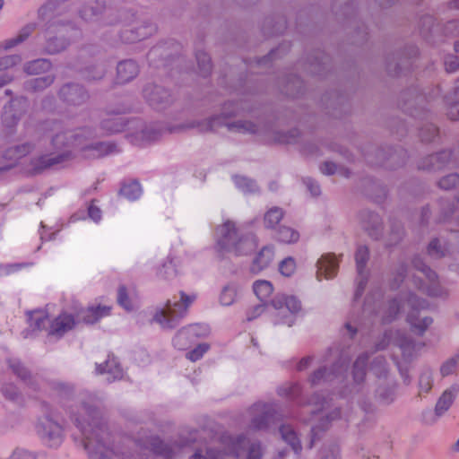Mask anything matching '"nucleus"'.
<instances>
[{
    "instance_id": "f257e3e1",
    "label": "nucleus",
    "mask_w": 459,
    "mask_h": 459,
    "mask_svg": "<svg viewBox=\"0 0 459 459\" xmlns=\"http://www.w3.org/2000/svg\"><path fill=\"white\" fill-rule=\"evenodd\" d=\"M100 403L96 394L85 393L70 416L82 436L80 444L90 459H111L113 455V442Z\"/></svg>"
},
{
    "instance_id": "f03ea898",
    "label": "nucleus",
    "mask_w": 459,
    "mask_h": 459,
    "mask_svg": "<svg viewBox=\"0 0 459 459\" xmlns=\"http://www.w3.org/2000/svg\"><path fill=\"white\" fill-rule=\"evenodd\" d=\"M247 450V459H262L264 455L259 441L250 442L243 434L223 438V447H207L205 453L196 450L189 459H226L232 456L238 458Z\"/></svg>"
},
{
    "instance_id": "7ed1b4c3",
    "label": "nucleus",
    "mask_w": 459,
    "mask_h": 459,
    "mask_svg": "<svg viewBox=\"0 0 459 459\" xmlns=\"http://www.w3.org/2000/svg\"><path fill=\"white\" fill-rule=\"evenodd\" d=\"M240 110L249 111L243 102L235 103L228 102L224 105L222 116H215L209 119L203 121L198 124L199 130L203 133L212 132L221 126H227L230 131L238 133H248L255 134L258 131V126L250 121H236L233 123H225L224 118L226 117H232L239 114Z\"/></svg>"
},
{
    "instance_id": "20e7f679",
    "label": "nucleus",
    "mask_w": 459,
    "mask_h": 459,
    "mask_svg": "<svg viewBox=\"0 0 459 459\" xmlns=\"http://www.w3.org/2000/svg\"><path fill=\"white\" fill-rule=\"evenodd\" d=\"M180 300L171 302L168 300L166 306L161 310L156 312L153 319L163 328H175L181 318H183L188 310V307L195 300V295H187L180 291Z\"/></svg>"
},
{
    "instance_id": "39448f33",
    "label": "nucleus",
    "mask_w": 459,
    "mask_h": 459,
    "mask_svg": "<svg viewBox=\"0 0 459 459\" xmlns=\"http://www.w3.org/2000/svg\"><path fill=\"white\" fill-rule=\"evenodd\" d=\"M248 429L252 431H264L275 423L277 412L273 403H255L247 410Z\"/></svg>"
},
{
    "instance_id": "423d86ee",
    "label": "nucleus",
    "mask_w": 459,
    "mask_h": 459,
    "mask_svg": "<svg viewBox=\"0 0 459 459\" xmlns=\"http://www.w3.org/2000/svg\"><path fill=\"white\" fill-rule=\"evenodd\" d=\"M59 100L67 108H78L85 105L91 95L88 90L78 82L64 83L57 91Z\"/></svg>"
},
{
    "instance_id": "0eeeda50",
    "label": "nucleus",
    "mask_w": 459,
    "mask_h": 459,
    "mask_svg": "<svg viewBox=\"0 0 459 459\" xmlns=\"http://www.w3.org/2000/svg\"><path fill=\"white\" fill-rule=\"evenodd\" d=\"M80 16L87 22L97 21L101 26L115 25L122 19L118 12L115 11L113 8H107L105 6L93 7L85 5L80 11Z\"/></svg>"
},
{
    "instance_id": "6e6552de",
    "label": "nucleus",
    "mask_w": 459,
    "mask_h": 459,
    "mask_svg": "<svg viewBox=\"0 0 459 459\" xmlns=\"http://www.w3.org/2000/svg\"><path fill=\"white\" fill-rule=\"evenodd\" d=\"M407 304L411 308V311L407 316V320L411 324L413 330L419 335L422 336L433 323V319L430 316H424L420 318L417 316L416 312L420 309L426 308L427 302L424 299H420L413 293H408Z\"/></svg>"
},
{
    "instance_id": "1a4fd4ad",
    "label": "nucleus",
    "mask_w": 459,
    "mask_h": 459,
    "mask_svg": "<svg viewBox=\"0 0 459 459\" xmlns=\"http://www.w3.org/2000/svg\"><path fill=\"white\" fill-rule=\"evenodd\" d=\"M37 432L44 442L50 447H57L63 442V429L49 416L39 419Z\"/></svg>"
},
{
    "instance_id": "9d476101",
    "label": "nucleus",
    "mask_w": 459,
    "mask_h": 459,
    "mask_svg": "<svg viewBox=\"0 0 459 459\" xmlns=\"http://www.w3.org/2000/svg\"><path fill=\"white\" fill-rule=\"evenodd\" d=\"M143 96L148 104L157 110L165 109L173 102V97L166 88L152 82L144 85Z\"/></svg>"
},
{
    "instance_id": "9b49d317",
    "label": "nucleus",
    "mask_w": 459,
    "mask_h": 459,
    "mask_svg": "<svg viewBox=\"0 0 459 459\" xmlns=\"http://www.w3.org/2000/svg\"><path fill=\"white\" fill-rule=\"evenodd\" d=\"M27 108L28 100L26 98L12 100L8 105L4 106L2 114V121L4 126L8 128L15 126L26 112Z\"/></svg>"
},
{
    "instance_id": "f8f14e48",
    "label": "nucleus",
    "mask_w": 459,
    "mask_h": 459,
    "mask_svg": "<svg viewBox=\"0 0 459 459\" xmlns=\"http://www.w3.org/2000/svg\"><path fill=\"white\" fill-rule=\"evenodd\" d=\"M156 25L143 22L133 28L124 29L120 32V39L126 44H134L143 40L156 32Z\"/></svg>"
},
{
    "instance_id": "ddd939ff",
    "label": "nucleus",
    "mask_w": 459,
    "mask_h": 459,
    "mask_svg": "<svg viewBox=\"0 0 459 459\" xmlns=\"http://www.w3.org/2000/svg\"><path fill=\"white\" fill-rule=\"evenodd\" d=\"M346 370L341 363H334L330 368L325 366L315 370L308 377L311 386L330 383L338 378Z\"/></svg>"
},
{
    "instance_id": "4468645a",
    "label": "nucleus",
    "mask_w": 459,
    "mask_h": 459,
    "mask_svg": "<svg viewBox=\"0 0 459 459\" xmlns=\"http://www.w3.org/2000/svg\"><path fill=\"white\" fill-rule=\"evenodd\" d=\"M368 356L366 353L359 355L353 364L352 377L353 384L349 392H343V395H355L363 392V383L366 377V369L368 365Z\"/></svg>"
},
{
    "instance_id": "2eb2a0df",
    "label": "nucleus",
    "mask_w": 459,
    "mask_h": 459,
    "mask_svg": "<svg viewBox=\"0 0 459 459\" xmlns=\"http://www.w3.org/2000/svg\"><path fill=\"white\" fill-rule=\"evenodd\" d=\"M360 225L373 239H379L383 235V222L380 216L371 211L364 210L359 214Z\"/></svg>"
},
{
    "instance_id": "dca6fc26",
    "label": "nucleus",
    "mask_w": 459,
    "mask_h": 459,
    "mask_svg": "<svg viewBox=\"0 0 459 459\" xmlns=\"http://www.w3.org/2000/svg\"><path fill=\"white\" fill-rule=\"evenodd\" d=\"M42 130L46 133L54 134L51 143L54 149L60 151L63 148L73 147L70 138V131H63L62 126L56 121H46L42 125Z\"/></svg>"
},
{
    "instance_id": "f3484780",
    "label": "nucleus",
    "mask_w": 459,
    "mask_h": 459,
    "mask_svg": "<svg viewBox=\"0 0 459 459\" xmlns=\"http://www.w3.org/2000/svg\"><path fill=\"white\" fill-rule=\"evenodd\" d=\"M73 153L70 151H65L58 154H45L31 162L33 170L36 173H40L45 169H50L56 165L64 163L73 159Z\"/></svg>"
},
{
    "instance_id": "a211bd4d",
    "label": "nucleus",
    "mask_w": 459,
    "mask_h": 459,
    "mask_svg": "<svg viewBox=\"0 0 459 459\" xmlns=\"http://www.w3.org/2000/svg\"><path fill=\"white\" fill-rule=\"evenodd\" d=\"M218 245L222 250L229 251L235 247V242L241 238L237 230L235 223L226 221L217 229Z\"/></svg>"
},
{
    "instance_id": "6ab92c4d",
    "label": "nucleus",
    "mask_w": 459,
    "mask_h": 459,
    "mask_svg": "<svg viewBox=\"0 0 459 459\" xmlns=\"http://www.w3.org/2000/svg\"><path fill=\"white\" fill-rule=\"evenodd\" d=\"M56 23L57 22L55 21L49 22L46 29V34H48V36L43 48V52L45 54L56 55L65 50L70 45V41L66 38L50 35L52 32V27H54Z\"/></svg>"
},
{
    "instance_id": "aec40b11",
    "label": "nucleus",
    "mask_w": 459,
    "mask_h": 459,
    "mask_svg": "<svg viewBox=\"0 0 459 459\" xmlns=\"http://www.w3.org/2000/svg\"><path fill=\"white\" fill-rule=\"evenodd\" d=\"M452 152L447 150L428 155L419 164V169L425 170H439L450 161Z\"/></svg>"
},
{
    "instance_id": "412c9836",
    "label": "nucleus",
    "mask_w": 459,
    "mask_h": 459,
    "mask_svg": "<svg viewBox=\"0 0 459 459\" xmlns=\"http://www.w3.org/2000/svg\"><path fill=\"white\" fill-rule=\"evenodd\" d=\"M140 72L138 64L133 59L120 61L117 65V82L120 84L134 80Z\"/></svg>"
},
{
    "instance_id": "4be33fe9",
    "label": "nucleus",
    "mask_w": 459,
    "mask_h": 459,
    "mask_svg": "<svg viewBox=\"0 0 459 459\" xmlns=\"http://www.w3.org/2000/svg\"><path fill=\"white\" fill-rule=\"evenodd\" d=\"M378 387L376 390L377 395L384 403H390L394 400L395 384L394 380L388 378V370L384 366L381 369Z\"/></svg>"
},
{
    "instance_id": "5701e85b",
    "label": "nucleus",
    "mask_w": 459,
    "mask_h": 459,
    "mask_svg": "<svg viewBox=\"0 0 459 459\" xmlns=\"http://www.w3.org/2000/svg\"><path fill=\"white\" fill-rule=\"evenodd\" d=\"M74 325L75 320L74 316L67 313H62L51 322L48 335L60 338L65 333L72 330Z\"/></svg>"
},
{
    "instance_id": "b1692460",
    "label": "nucleus",
    "mask_w": 459,
    "mask_h": 459,
    "mask_svg": "<svg viewBox=\"0 0 459 459\" xmlns=\"http://www.w3.org/2000/svg\"><path fill=\"white\" fill-rule=\"evenodd\" d=\"M316 266V278L321 281L323 277L325 279L333 278L337 273L339 265L333 255H325L317 261Z\"/></svg>"
},
{
    "instance_id": "393cba45",
    "label": "nucleus",
    "mask_w": 459,
    "mask_h": 459,
    "mask_svg": "<svg viewBox=\"0 0 459 459\" xmlns=\"http://www.w3.org/2000/svg\"><path fill=\"white\" fill-rule=\"evenodd\" d=\"M115 150L114 143L106 142H98L82 147V155L87 159H99L112 153Z\"/></svg>"
},
{
    "instance_id": "a878e982",
    "label": "nucleus",
    "mask_w": 459,
    "mask_h": 459,
    "mask_svg": "<svg viewBox=\"0 0 459 459\" xmlns=\"http://www.w3.org/2000/svg\"><path fill=\"white\" fill-rule=\"evenodd\" d=\"M143 446L152 452L155 455L163 459H172L173 450L165 444L159 437H149L143 441Z\"/></svg>"
},
{
    "instance_id": "bb28decb",
    "label": "nucleus",
    "mask_w": 459,
    "mask_h": 459,
    "mask_svg": "<svg viewBox=\"0 0 459 459\" xmlns=\"http://www.w3.org/2000/svg\"><path fill=\"white\" fill-rule=\"evenodd\" d=\"M274 257V248L273 246L264 247L254 259L251 265V272L258 273L267 268Z\"/></svg>"
},
{
    "instance_id": "cd10ccee",
    "label": "nucleus",
    "mask_w": 459,
    "mask_h": 459,
    "mask_svg": "<svg viewBox=\"0 0 459 459\" xmlns=\"http://www.w3.org/2000/svg\"><path fill=\"white\" fill-rule=\"evenodd\" d=\"M328 64V56L323 52H317L315 56L309 57L305 69L312 75L322 76L325 74Z\"/></svg>"
},
{
    "instance_id": "c85d7f7f",
    "label": "nucleus",
    "mask_w": 459,
    "mask_h": 459,
    "mask_svg": "<svg viewBox=\"0 0 459 459\" xmlns=\"http://www.w3.org/2000/svg\"><path fill=\"white\" fill-rule=\"evenodd\" d=\"M408 294L405 296H398L390 299L385 308L382 316V322L384 324H389L396 319L399 315L404 301L407 302Z\"/></svg>"
},
{
    "instance_id": "c756f323",
    "label": "nucleus",
    "mask_w": 459,
    "mask_h": 459,
    "mask_svg": "<svg viewBox=\"0 0 459 459\" xmlns=\"http://www.w3.org/2000/svg\"><path fill=\"white\" fill-rule=\"evenodd\" d=\"M423 101V96L418 93L415 88H410L401 92L399 96V105L407 112L412 114L411 109L415 105L420 104Z\"/></svg>"
},
{
    "instance_id": "7c9ffc66",
    "label": "nucleus",
    "mask_w": 459,
    "mask_h": 459,
    "mask_svg": "<svg viewBox=\"0 0 459 459\" xmlns=\"http://www.w3.org/2000/svg\"><path fill=\"white\" fill-rule=\"evenodd\" d=\"M33 149L34 144H32L31 143H24L6 149L4 152L3 157L4 160H7L13 163L11 165L12 167L20 159L30 153L33 151Z\"/></svg>"
},
{
    "instance_id": "2f4dec72",
    "label": "nucleus",
    "mask_w": 459,
    "mask_h": 459,
    "mask_svg": "<svg viewBox=\"0 0 459 459\" xmlns=\"http://www.w3.org/2000/svg\"><path fill=\"white\" fill-rule=\"evenodd\" d=\"M97 371L100 374H108V381L112 382L123 377V370L115 358L108 359L103 363L97 365Z\"/></svg>"
},
{
    "instance_id": "473e14b6",
    "label": "nucleus",
    "mask_w": 459,
    "mask_h": 459,
    "mask_svg": "<svg viewBox=\"0 0 459 459\" xmlns=\"http://www.w3.org/2000/svg\"><path fill=\"white\" fill-rule=\"evenodd\" d=\"M409 65V59L403 56V53L396 52L386 57V71L392 76L399 75L402 67Z\"/></svg>"
},
{
    "instance_id": "72a5a7b5",
    "label": "nucleus",
    "mask_w": 459,
    "mask_h": 459,
    "mask_svg": "<svg viewBox=\"0 0 459 459\" xmlns=\"http://www.w3.org/2000/svg\"><path fill=\"white\" fill-rule=\"evenodd\" d=\"M111 307L108 306H97L89 307L82 311V318L86 324H94L103 316L110 314Z\"/></svg>"
},
{
    "instance_id": "f704fd0d",
    "label": "nucleus",
    "mask_w": 459,
    "mask_h": 459,
    "mask_svg": "<svg viewBox=\"0 0 459 459\" xmlns=\"http://www.w3.org/2000/svg\"><path fill=\"white\" fill-rule=\"evenodd\" d=\"M71 143L73 147H78L82 151V147L87 145V142L95 137V134L91 127L79 128L75 132L70 131Z\"/></svg>"
},
{
    "instance_id": "c9c22d12",
    "label": "nucleus",
    "mask_w": 459,
    "mask_h": 459,
    "mask_svg": "<svg viewBox=\"0 0 459 459\" xmlns=\"http://www.w3.org/2000/svg\"><path fill=\"white\" fill-rule=\"evenodd\" d=\"M55 80L56 76L54 74L33 78L25 82V89L31 92L43 91L51 86Z\"/></svg>"
},
{
    "instance_id": "e433bc0d",
    "label": "nucleus",
    "mask_w": 459,
    "mask_h": 459,
    "mask_svg": "<svg viewBox=\"0 0 459 459\" xmlns=\"http://www.w3.org/2000/svg\"><path fill=\"white\" fill-rule=\"evenodd\" d=\"M51 67L52 64L48 59L39 58L26 63L23 70L27 74L33 75L47 73Z\"/></svg>"
},
{
    "instance_id": "4c0bfd02",
    "label": "nucleus",
    "mask_w": 459,
    "mask_h": 459,
    "mask_svg": "<svg viewBox=\"0 0 459 459\" xmlns=\"http://www.w3.org/2000/svg\"><path fill=\"white\" fill-rule=\"evenodd\" d=\"M341 418V410L339 408L333 409L329 414L325 416V419H321L320 422L316 426L312 427L311 434L312 440L309 447L313 446L314 440L316 437L321 432L325 431L328 429V425L332 420H335Z\"/></svg>"
},
{
    "instance_id": "58836bf2",
    "label": "nucleus",
    "mask_w": 459,
    "mask_h": 459,
    "mask_svg": "<svg viewBox=\"0 0 459 459\" xmlns=\"http://www.w3.org/2000/svg\"><path fill=\"white\" fill-rule=\"evenodd\" d=\"M284 214V211L278 206L270 208L264 215V228L276 230V226L283 219Z\"/></svg>"
},
{
    "instance_id": "ea45409f",
    "label": "nucleus",
    "mask_w": 459,
    "mask_h": 459,
    "mask_svg": "<svg viewBox=\"0 0 459 459\" xmlns=\"http://www.w3.org/2000/svg\"><path fill=\"white\" fill-rule=\"evenodd\" d=\"M279 431L282 439L291 446L295 453H299L301 451L302 447L300 441L291 426L281 425Z\"/></svg>"
},
{
    "instance_id": "a19ab883",
    "label": "nucleus",
    "mask_w": 459,
    "mask_h": 459,
    "mask_svg": "<svg viewBox=\"0 0 459 459\" xmlns=\"http://www.w3.org/2000/svg\"><path fill=\"white\" fill-rule=\"evenodd\" d=\"M303 82L299 77L291 75L288 77L282 85L281 91L290 97L295 98L302 93Z\"/></svg>"
},
{
    "instance_id": "79ce46f5",
    "label": "nucleus",
    "mask_w": 459,
    "mask_h": 459,
    "mask_svg": "<svg viewBox=\"0 0 459 459\" xmlns=\"http://www.w3.org/2000/svg\"><path fill=\"white\" fill-rule=\"evenodd\" d=\"M274 238L284 244H293L299 239V233L290 227L281 226L275 230Z\"/></svg>"
},
{
    "instance_id": "37998d69",
    "label": "nucleus",
    "mask_w": 459,
    "mask_h": 459,
    "mask_svg": "<svg viewBox=\"0 0 459 459\" xmlns=\"http://www.w3.org/2000/svg\"><path fill=\"white\" fill-rule=\"evenodd\" d=\"M36 27H37L36 23H33V22L28 23L23 28H22V30H20V32L18 33V35L15 38L7 39L4 42V48L9 49V48H12L15 47L16 45L23 42L36 30Z\"/></svg>"
},
{
    "instance_id": "c03bdc74",
    "label": "nucleus",
    "mask_w": 459,
    "mask_h": 459,
    "mask_svg": "<svg viewBox=\"0 0 459 459\" xmlns=\"http://www.w3.org/2000/svg\"><path fill=\"white\" fill-rule=\"evenodd\" d=\"M455 397V394L449 389L443 392L435 406V414L437 417L442 416L451 407Z\"/></svg>"
},
{
    "instance_id": "a18cd8bd",
    "label": "nucleus",
    "mask_w": 459,
    "mask_h": 459,
    "mask_svg": "<svg viewBox=\"0 0 459 459\" xmlns=\"http://www.w3.org/2000/svg\"><path fill=\"white\" fill-rule=\"evenodd\" d=\"M408 265L404 262H399L394 268L391 278L390 286L393 290L398 289L407 276Z\"/></svg>"
},
{
    "instance_id": "49530a36",
    "label": "nucleus",
    "mask_w": 459,
    "mask_h": 459,
    "mask_svg": "<svg viewBox=\"0 0 459 459\" xmlns=\"http://www.w3.org/2000/svg\"><path fill=\"white\" fill-rule=\"evenodd\" d=\"M255 247V243L254 239L241 237L238 242H235V247H232L229 252H233L237 255H247L250 254Z\"/></svg>"
},
{
    "instance_id": "de8ad7c7",
    "label": "nucleus",
    "mask_w": 459,
    "mask_h": 459,
    "mask_svg": "<svg viewBox=\"0 0 459 459\" xmlns=\"http://www.w3.org/2000/svg\"><path fill=\"white\" fill-rule=\"evenodd\" d=\"M428 255L434 259H440L448 254V248L437 238L431 239L427 247Z\"/></svg>"
},
{
    "instance_id": "09e8293b",
    "label": "nucleus",
    "mask_w": 459,
    "mask_h": 459,
    "mask_svg": "<svg viewBox=\"0 0 459 459\" xmlns=\"http://www.w3.org/2000/svg\"><path fill=\"white\" fill-rule=\"evenodd\" d=\"M253 290L256 297L263 302L273 293V287L268 281L258 280L254 282Z\"/></svg>"
},
{
    "instance_id": "8fccbe9b",
    "label": "nucleus",
    "mask_w": 459,
    "mask_h": 459,
    "mask_svg": "<svg viewBox=\"0 0 459 459\" xmlns=\"http://www.w3.org/2000/svg\"><path fill=\"white\" fill-rule=\"evenodd\" d=\"M376 155L377 157V160L375 162V164L377 165H385L386 167L393 169L403 163V161L396 162L397 158L401 156L397 152H391L388 158H386L385 156L384 150L377 149L376 150Z\"/></svg>"
},
{
    "instance_id": "3c124183",
    "label": "nucleus",
    "mask_w": 459,
    "mask_h": 459,
    "mask_svg": "<svg viewBox=\"0 0 459 459\" xmlns=\"http://www.w3.org/2000/svg\"><path fill=\"white\" fill-rule=\"evenodd\" d=\"M198 71L203 77L208 76L212 69V65L210 56L204 51H197L195 54Z\"/></svg>"
},
{
    "instance_id": "603ef678",
    "label": "nucleus",
    "mask_w": 459,
    "mask_h": 459,
    "mask_svg": "<svg viewBox=\"0 0 459 459\" xmlns=\"http://www.w3.org/2000/svg\"><path fill=\"white\" fill-rule=\"evenodd\" d=\"M433 386V370L425 367L420 375L419 377V388L420 394L425 393L428 394Z\"/></svg>"
},
{
    "instance_id": "864d4df0",
    "label": "nucleus",
    "mask_w": 459,
    "mask_h": 459,
    "mask_svg": "<svg viewBox=\"0 0 459 459\" xmlns=\"http://www.w3.org/2000/svg\"><path fill=\"white\" fill-rule=\"evenodd\" d=\"M404 236V230L402 223L398 221L391 222L390 232L388 235V245L395 246L402 241Z\"/></svg>"
},
{
    "instance_id": "5fc2aeb1",
    "label": "nucleus",
    "mask_w": 459,
    "mask_h": 459,
    "mask_svg": "<svg viewBox=\"0 0 459 459\" xmlns=\"http://www.w3.org/2000/svg\"><path fill=\"white\" fill-rule=\"evenodd\" d=\"M369 259V251L366 246L358 247L355 253V261L357 266V272L359 275H362L368 261Z\"/></svg>"
},
{
    "instance_id": "6e6d98bb",
    "label": "nucleus",
    "mask_w": 459,
    "mask_h": 459,
    "mask_svg": "<svg viewBox=\"0 0 459 459\" xmlns=\"http://www.w3.org/2000/svg\"><path fill=\"white\" fill-rule=\"evenodd\" d=\"M27 315L30 326L33 330H41L45 327L46 321L48 320V316L45 312L40 310L30 311Z\"/></svg>"
},
{
    "instance_id": "4d7b16f0",
    "label": "nucleus",
    "mask_w": 459,
    "mask_h": 459,
    "mask_svg": "<svg viewBox=\"0 0 459 459\" xmlns=\"http://www.w3.org/2000/svg\"><path fill=\"white\" fill-rule=\"evenodd\" d=\"M100 126L108 134H114L122 131L125 125L121 117H113L103 119Z\"/></svg>"
},
{
    "instance_id": "13d9d810",
    "label": "nucleus",
    "mask_w": 459,
    "mask_h": 459,
    "mask_svg": "<svg viewBox=\"0 0 459 459\" xmlns=\"http://www.w3.org/2000/svg\"><path fill=\"white\" fill-rule=\"evenodd\" d=\"M178 274V270L173 258L169 257L158 272V275L163 280H172Z\"/></svg>"
},
{
    "instance_id": "bf43d9fd",
    "label": "nucleus",
    "mask_w": 459,
    "mask_h": 459,
    "mask_svg": "<svg viewBox=\"0 0 459 459\" xmlns=\"http://www.w3.org/2000/svg\"><path fill=\"white\" fill-rule=\"evenodd\" d=\"M398 347L405 359H411L415 351V342L412 339L407 336L400 337L398 340Z\"/></svg>"
},
{
    "instance_id": "052dcab7",
    "label": "nucleus",
    "mask_w": 459,
    "mask_h": 459,
    "mask_svg": "<svg viewBox=\"0 0 459 459\" xmlns=\"http://www.w3.org/2000/svg\"><path fill=\"white\" fill-rule=\"evenodd\" d=\"M142 193V188L137 181L124 185L120 189V194L129 200L137 199Z\"/></svg>"
},
{
    "instance_id": "680f3d73",
    "label": "nucleus",
    "mask_w": 459,
    "mask_h": 459,
    "mask_svg": "<svg viewBox=\"0 0 459 459\" xmlns=\"http://www.w3.org/2000/svg\"><path fill=\"white\" fill-rule=\"evenodd\" d=\"M237 296V286L230 283L223 287L220 295V302L223 306H230L235 301Z\"/></svg>"
},
{
    "instance_id": "e2e57ef3",
    "label": "nucleus",
    "mask_w": 459,
    "mask_h": 459,
    "mask_svg": "<svg viewBox=\"0 0 459 459\" xmlns=\"http://www.w3.org/2000/svg\"><path fill=\"white\" fill-rule=\"evenodd\" d=\"M459 367V354L449 358L440 366V375L443 377H446L449 375L455 373L457 368Z\"/></svg>"
},
{
    "instance_id": "0e129e2a",
    "label": "nucleus",
    "mask_w": 459,
    "mask_h": 459,
    "mask_svg": "<svg viewBox=\"0 0 459 459\" xmlns=\"http://www.w3.org/2000/svg\"><path fill=\"white\" fill-rule=\"evenodd\" d=\"M419 135L422 142L430 143L438 136V128L434 124H426L420 127Z\"/></svg>"
},
{
    "instance_id": "69168bd1",
    "label": "nucleus",
    "mask_w": 459,
    "mask_h": 459,
    "mask_svg": "<svg viewBox=\"0 0 459 459\" xmlns=\"http://www.w3.org/2000/svg\"><path fill=\"white\" fill-rule=\"evenodd\" d=\"M234 182L245 193H255L257 190L256 183L246 177L235 176Z\"/></svg>"
},
{
    "instance_id": "338daca9",
    "label": "nucleus",
    "mask_w": 459,
    "mask_h": 459,
    "mask_svg": "<svg viewBox=\"0 0 459 459\" xmlns=\"http://www.w3.org/2000/svg\"><path fill=\"white\" fill-rule=\"evenodd\" d=\"M8 364L12 371L21 379L27 380L30 377V372L18 359H9Z\"/></svg>"
},
{
    "instance_id": "774afa93",
    "label": "nucleus",
    "mask_w": 459,
    "mask_h": 459,
    "mask_svg": "<svg viewBox=\"0 0 459 459\" xmlns=\"http://www.w3.org/2000/svg\"><path fill=\"white\" fill-rule=\"evenodd\" d=\"M437 186L444 190H451L459 186V174L451 173L444 176L437 182Z\"/></svg>"
}]
</instances>
